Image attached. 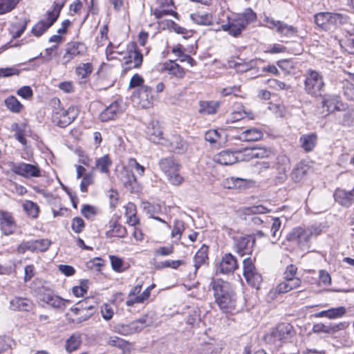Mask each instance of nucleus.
Listing matches in <instances>:
<instances>
[{
    "label": "nucleus",
    "mask_w": 354,
    "mask_h": 354,
    "mask_svg": "<svg viewBox=\"0 0 354 354\" xmlns=\"http://www.w3.org/2000/svg\"><path fill=\"white\" fill-rule=\"evenodd\" d=\"M215 302L223 312L235 307V295L230 283L221 279H213L210 283Z\"/></svg>",
    "instance_id": "nucleus-1"
},
{
    "label": "nucleus",
    "mask_w": 354,
    "mask_h": 354,
    "mask_svg": "<svg viewBox=\"0 0 354 354\" xmlns=\"http://www.w3.org/2000/svg\"><path fill=\"white\" fill-rule=\"evenodd\" d=\"M256 19V13L251 8H248L244 12L237 15L232 19H229L228 23L222 25L221 28L228 32L230 35L237 37L249 24L255 21Z\"/></svg>",
    "instance_id": "nucleus-2"
},
{
    "label": "nucleus",
    "mask_w": 354,
    "mask_h": 354,
    "mask_svg": "<svg viewBox=\"0 0 354 354\" xmlns=\"http://www.w3.org/2000/svg\"><path fill=\"white\" fill-rule=\"evenodd\" d=\"M158 166L171 185L179 186L184 181V178L180 174V165L174 157L161 158Z\"/></svg>",
    "instance_id": "nucleus-3"
},
{
    "label": "nucleus",
    "mask_w": 354,
    "mask_h": 354,
    "mask_svg": "<svg viewBox=\"0 0 354 354\" xmlns=\"http://www.w3.org/2000/svg\"><path fill=\"white\" fill-rule=\"evenodd\" d=\"M324 87L325 83L322 74L315 70H308L304 80L306 93L314 97H321Z\"/></svg>",
    "instance_id": "nucleus-4"
},
{
    "label": "nucleus",
    "mask_w": 354,
    "mask_h": 354,
    "mask_svg": "<svg viewBox=\"0 0 354 354\" xmlns=\"http://www.w3.org/2000/svg\"><path fill=\"white\" fill-rule=\"evenodd\" d=\"M348 19L346 15L330 12H321L314 15L315 24L324 30H328L332 26H339L346 24Z\"/></svg>",
    "instance_id": "nucleus-5"
},
{
    "label": "nucleus",
    "mask_w": 354,
    "mask_h": 354,
    "mask_svg": "<svg viewBox=\"0 0 354 354\" xmlns=\"http://www.w3.org/2000/svg\"><path fill=\"white\" fill-rule=\"evenodd\" d=\"M78 115L77 110L74 106H70L67 109L60 107V101L55 100L53 111V122L61 127L64 128L69 125Z\"/></svg>",
    "instance_id": "nucleus-6"
},
{
    "label": "nucleus",
    "mask_w": 354,
    "mask_h": 354,
    "mask_svg": "<svg viewBox=\"0 0 354 354\" xmlns=\"http://www.w3.org/2000/svg\"><path fill=\"white\" fill-rule=\"evenodd\" d=\"M64 5V3L63 1H55L53 9L51 11H48L44 18L33 26L32 33L36 37L42 35L57 21Z\"/></svg>",
    "instance_id": "nucleus-7"
},
{
    "label": "nucleus",
    "mask_w": 354,
    "mask_h": 354,
    "mask_svg": "<svg viewBox=\"0 0 354 354\" xmlns=\"http://www.w3.org/2000/svg\"><path fill=\"white\" fill-rule=\"evenodd\" d=\"M322 234L319 227L310 226L306 229L301 227L294 228L287 236L289 241H295L298 244L305 245L310 239L317 237Z\"/></svg>",
    "instance_id": "nucleus-8"
},
{
    "label": "nucleus",
    "mask_w": 354,
    "mask_h": 354,
    "mask_svg": "<svg viewBox=\"0 0 354 354\" xmlns=\"http://www.w3.org/2000/svg\"><path fill=\"white\" fill-rule=\"evenodd\" d=\"M153 323L152 317L148 314L129 324H118L115 326V331L122 335H129L143 330Z\"/></svg>",
    "instance_id": "nucleus-9"
},
{
    "label": "nucleus",
    "mask_w": 354,
    "mask_h": 354,
    "mask_svg": "<svg viewBox=\"0 0 354 354\" xmlns=\"http://www.w3.org/2000/svg\"><path fill=\"white\" fill-rule=\"evenodd\" d=\"M10 167L12 172L25 178H37L41 176V170L37 164L12 162L10 163Z\"/></svg>",
    "instance_id": "nucleus-10"
},
{
    "label": "nucleus",
    "mask_w": 354,
    "mask_h": 354,
    "mask_svg": "<svg viewBox=\"0 0 354 354\" xmlns=\"http://www.w3.org/2000/svg\"><path fill=\"white\" fill-rule=\"evenodd\" d=\"M243 276L247 283L252 287L259 289L262 282L261 274L257 272L252 260L246 258L243 261Z\"/></svg>",
    "instance_id": "nucleus-11"
},
{
    "label": "nucleus",
    "mask_w": 354,
    "mask_h": 354,
    "mask_svg": "<svg viewBox=\"0 0 354 354\" xmlns=\"http://www.w3.org/2000/svg\"><path fill=\"white\" fill-rule=\"evenodd\" d=\"M87 53V48L84 43L73 41L68 43L66 48V53L62 57V64L66 65L76 57L84 56Z\"/></svg>",
    "instance_id": "nucleus-12"
},
{
    "label": "nucleus",
    "mask_w": 354,
    "mask_h": 354,
    "mask_svg": "<svg viewBox=\"0 0 354 354\" xmlns=\"http://www.w3.org/2000/svg\"><path fill=\"white\" fill-rule=\"evenodd\" d=\"M38 297L41 301H44L48 305L58 309L63 310L66 307V304L69 302L62 297L54 295L50 290H44L41 289L38 292Z\"/></svg>",
    "instance_id": "nucleus-13"
},
{
    "label": "nucleus",
    "mask_w": 354,
    "mask_h": 354,
    "mask_svg": "<svg viewBox=\"0 0 354 354\" xmlns=\"http://www.w3.org/2000/svg\"><path fill=\"white\" fill-rule=\"evenodd\" d=\"M162 145L167 147L170 151L176 153H183L187 149V142L178 135H174L169 139L165 138Z\"/></svg>",
    "instance_id": "nucleus-14"
},
{
    "label": "nucleus",
    "mask_w": 354,
    "mask_h": 354,
    "mask_svg": "<svg viewBox=\"0 0 354 354\" xmlns=\"http://www.w3.org/2000/svg\"><path fill=\"white\" fill-rule=\"evenodd\" d=\"M238 268L236 258L230 253L223 256L219 265L216 268V272L221 274L232 273Z\"/></svg>",
    "instance_id": "nucleus-15"
},
{
    "label": "nucleus",
    "mask_w": 354,
    "mask_h": 354,
    "mask_svg": "<svg viewBox=\"0 0 354 354\" xmlns=\"http://www.w3.org/2000/svg\"><path fill=\"white\" fill-rule=\"evenodd\" d=\"M254 243L255 240L252 236L240 237L236 239L234 248L241 257L250 254L253 251Z\"/></svg>",
    "instance_id": "nucleus-16"
},
{
    "label": "nucleus",
    "mask_w": 354,
    "mask_h": 354,
    "mask_svg": "<svg viewBox=\"0 0 354 354\" xmlns=\"http://www.w3.org/2000/svg\"><path fill=\"white\" fill-rule=\"evenodd\" d=\"M322 106L326 108L327 114L335 110H342L341 106H344L340 101V97L337 95L326 94L322 95Z\"/></svg>",
    "instance_id": "nucleus-17"
},
{
    "label": "nucleus",
    "mask_w": 354,
    "mask_h": 354,
    "mask_svg": "<svg viewBox=\"0 0 354 354\" xmlns=\"http://www.w3.org/2000/svg\"><path fill=\"white\" fill-rule=\"evenodd\" d=\"M146 134L148 138L154 143L161 144L165 140L162 138V131L158 122H150L146 129Z\"/></svg>",
    "instance_id": "nucleus-18"
},
{
    "label": "nucleus",
    "mask_w": 354,
    "mask_h": 354,
    "mask_svg": "<svg viewBox=\"0 0 354 354\" xmlns=\"http://www.w3.org/2000/svg\"><path fill=\"white\" fill-rule=\"evenodd\" d=\"M158 71L160 72H167L177 78H183L185 75L183 68L173 61L166 62L158 66Z\"/></svg>",
    "instance_id": "nucleus-19"
},
{
    "label": "nucleus",
    "mask_w": 354,
    "mask_h": 354,
    "mask_svg": "<svg viewBox=\"0 0 354 354\" xmlns=\"http://www.w3.org/2000/svg\"><path fill=\"white\" fill-rule=\"evenodd\" d=\"M334 198L342 206L349 207L354 202V188L351 191L337 189L334 193Z\"/></svg>",
    "instance_id": "nucleus-20"
},
{
    "label": "nucleus",
    "mask_w": 354,
    "mask_h": 354,
    "mask_svg": "<svg viewBox=\"0 0 354 354\" xmlns=\"http://www.w3.org/2000/svg\"><path fill=\"white\" fill-rule=\"evenodd\" d=\"M138 97L140 99V104L143 108H149L152 105L154 96L152 88L148 86H142L138 90Z\"/></svg>",
    "instance_id": "nucleus-21"
},
{
    "label": "nucleus",
    "mask_w": 354,
    "mask_h": 354,
    "mask_svg": "<svg viewBox=\"0 0 354 354\" xmlns=\"http://www.w3.org/2000/svg\"><path fill=\"white\" fill-rule=\"evenodd\" d=\"M10 306L14 310L30 311L33 308V304L29 299L15 297L10 300Z\"/></svg>",
    "instance_id": "nucleus-22"
},
{
    "label": "nucleus",
    "mask_w": 354,
    "mask_h": 354,
    "mask_svg": "<svg viewBox=\"0 0 354 354\" xmlns=\"http://www.w3.org/2000/svg\"><path fill=\"white\" fill-rule=\"evenodd\" d=\"M125 188L130 192H138L140 189L134 174L131 171L125 170L122 177Z\"/></svg>",
    "instance_id": "nucleus-23"
},
{
    "label": "nucleus",
    "mask_w": 354,
    "mask_h": 354,
    "mask_svg": "<svg viewBox=\"0 0 354 354\" xmlns=\"http://www.w3.org/2000/svg\"><path fill=\"white\" fill-rule=\"evenodd\" d=\"M0 219L1 230L3 233L6 235L12 234L16 228V225L11 214L8 212H2Z\"/></svg>",
    "instance_id": "nucleus-24"
},
{
    "label": "nucleus",
    "mask_w": 354,
    "mask_h": 354,
    "mask_svg": "<svg viewBox=\"0 0 354 354\" xmlns=\"http://www.w3.org/2000/svg\"><path fill=\"white\" fill-rule=\"evenodd\" d=\"M276 333H278L283 344L287 342L295 335L293 327L290 324L281 323L277 325L274 328Z\"/></svg>",
    "instance_id": "nucleus-25"
},
{
    "label": "nucleus",
    "mask_w": 354,
    "mask_h": 354,
    "mask_svg": "<svg viewBox=\"0 0 354 354\" xmlns=\"http://www.w3.org/2000/svg\"><path fill=\"white\" fill-rule=\"evenodd\" d=\"M215 162L223 165H230L237 161V157L230 151H223L216 154L213 158Z\"/></svg>",
    "instance_id": "nucleus-26"
},
{
    "label": "nucleus",
    "mask_w": 354,
    "mask_h": 354,
    "mask_svg": "<svg viewBox=\"0 0 354 354\" xmlns=\"http://www.w3.org/2000/svg\"><path fill=\"white\" fill-rule=\"evenodd\" d=\"M317 136L315 133L302 135L299 139L301 147L306 152L313 150L317 144Z\"/></svg>",
    "instance_id": "nucleus-27"
},
{
    "label": "nucleus",
    "mask_w": 354,
    "mask_h": 354,
    "mask_svg": "<svg viewBox=\"0 0 354 354\" xmlns=\"http://www.w3.org/2000/svg\"><path fill=\"white\" fill-rule=\"evenodd\" d=\"M297 29L290 25H288L283 21L279 24L277 32L284 39H292L297 36Z\"/></svg>",
    "instance_id": "nucleus-28"
},
{
    "label": "nucleus",
    "mask_w": 354,
    "mask_h": 354,
    "mask_svg": "<svg viewBox=\"0 0 354 354\" xmlns=\"http://www.w3.org/2000/svg\"><path fill=\"white\" fill-rule=\"evenodd\" d=\"M301 284V279L283 280L277 286L275 290L277 293L283 294L300 287Z\"/></svg>",
    "instance_id": "nucleus-29"
},
{
    "label": "nucleus",
    "mask_w": 354,
    "mask_h": 354,
    "mask_svg": "<svg viewBox=\"0 0 354 354\" xmlns=\"http://www.w3.org/2000/svg\"><path fill=\"white\" fill-rule=\"evenodd\" d=\"M344 324L342 323L330 325H325L322 323H318L313 326V331L315 333H324L327 334H333L341 330Z\"/></svg>",
    "instance_id": "nucleus-30"
},
{
    "label": "nucleus",
    "mask_w": 354,
    "mask_h": 354,
    "mask_svg": "<svg viewBox=\"0 0 354 354\" xmlns=\"http://www.w3.org/2000/svg\"><path fill=\"white\" fill-rule=\"evenodd\" d=\"M118 104L115 102L111 103L100 114V120L102 122H107L111 120H114L118 116Z\"/></svg>",
    "instance_id": "nucleus-31"
},
{
    "label": "nucleus",
    "mask_w": 354,
    "mask_h": 354,
    "mask_svg": "<svg viewBox=\"0 0 354 354\" xmlns=\"http://www.w3.org/2000/svg\"><path fill=\"white\" fill-rule=\"evenodd\" d=\"M208 247L205 245H203L201 248L197 251L194 257V274L196 273L198 268L203 264H205L208 259Z\"/></svg>",
    "instance_id": "nucleus-32"
},
{
    "label": "nucleus",
    "mask_w": 354,
    "mask_h": 354,
    "mask_svg": "<svg viewBox=\"0 0 354 354\" xmlns=\"http://www.w3.org/2000/svg\"><path fill=\"white\" fill-rule=\"evenodd\" d=\"M221 348L215 342H205L201 344L194 352L193 354H218Z\"/></svg>",
    "instance_id": "nucleus-33"
},
{
    "label": "nucleus",
    "mask_w": 354,
    "mask_h": 354,
    "mask_svg": "<svg viewBox=\"0 0 354 354\" xmlns=\"http://www.w3.org/2000/svg\"><path fill=\"white\" fill-rule=\"evenodd\" d=\"M112 165V160L109 155H104L101 158L95 160V167L92 168L93 170H99L101 173L109 174V167Z\"/></svg>",
    "instance_id": "nucleus-34"
},
{
    "label": "nucleus",
    "mask_w": 354,
    "mask_h": 354,
    "mask_svg": "<svg viewBox=\"0 0 354 354\" xmlns=\"http://www.w3.org/2000/svg\"><path fill=\"white\" fill-rule=\"evenodd\" d=\"M80 307H75L71 308V311L75 315H80V317H78L76 320L77 323H81L84 321L87 320L91 315L92 313H84L86 310H93V306L90 305L88 306H84V302H80L79 304Z\"/></svg>",
    "instance_id": "nucleus-35"
},
{
    "label": "nucleus",
    "mask_w": 354,
    "mask_h": 354,
    "mask_svg": "<svg viewBox=\"0 0 354 354\" xmlns=\"http://www.w3.org/2000/svg\"><path fill=\"white\" fill-rule=\"evenodd\" d=\"M219 106V102L215 101H205L200 103L199 112L206 115L214 114L218 107Z\"/></svg>",
    "instance_id": "nucleus-36"
},
{
    "label": "nucleus",
    "mask_w": 354,
    "mask_h": 354,
    "mask_svg": "<svg viewBox=\"0 0 354 354\" xmlns=\"http://www.w3.org/2000/svg\"><path fill=\"white\" fill-rule=\"evenodd\" d=\"M262 137V131L255 128L247 129L241 134V138L245 141H256L261 139Z\"/></svg>",
    "instance_id": "nucleus-37"
},
{
    "label": "nucleus",
    "mask_w": 354,
    "mask_h": 354,
    "mask_svg": "<svg viewBox=\"0 0 354 354\" xmlns=\"http://www.w3.org/2000/svg\"><path fill=\"white\" fill-rule=\"evenodd\" d=\"M191 19L194 22L199 25L209 26L212 24L213 17L209 13H196L191 15Z\"/></svg>",
    "instance_id": "nucleus-38"
},
{
    "label": "nucleus",
    "mask_w": 354,
    "mask_h": 354,
    "mask_svg": "<svg viewBox=\"0 0 354 354\" xmlns=\"http://www.w3.org/2000/svg\"><path fill=\"white\" fill-rule=\"evenodd\" d=\"M264 339L266 344L276 348L283 345V342L274 328L265 335Z\"/></svg>",
    "instance_id": "nucleus-39"
},
{
    "label": "nucleus",
    "mask_w": 354,
    "mask_h": 354,
    "mask_svg": "<svg viewBox=\"0 0 354 354\" xmlns=\"http://www.w3.org/2000/svg\"><path fill=\"white\" fill-rule=\"evenodd\" d=\"M306 165L299 163L293 169L291 173V178L295 182H299L303 179L307 173Z\"/></svg>",
    "instance_id": "nucleus-40"
},
{
    "label": "nucleus",
    "mask_w": 354,
    "mask_h": 354,
    "mask_svg": "<svg viewBox=\"0 0 354 354\" xmlns=\"http://www.w3.org/2000/svg\"><path fill=\"white\" fill-rule=\"evenodd\" d=\"M24 210L28 214V216H31L33 218H36L38 217L39 212V206L34 202L31 201H26L23 203Z\"/></svg>",
    "instance_id": "nucleus-41"
},
{
    "label": "nucleus",
    "mask_w": 354,
    "mask_h": 354,
    "mask_svg": "<svg viewBox=\"0 0 354 354\" xmlns=\"http://www.w3.org/2000/svg\"><path fill=\"white\" fill-rule=\"evenodd\" d=\"M125 216L130 225L135 226L138 223V218L136 216V207L133 203L127 205Z\"/></svg>",
    "instance_id": "nucleus-42"
},
{
    "label": "nucleus",
    "mask_w": 354,
    "mask_h": 354,
    "mask_svg": "<svg viewBox=\"0 0 354 354\" xmlns=\"http://www.w3.org/2000/svg\"><path fill=\"white\" fill-rule=\"evenodd\" d=\"M81 344V338L79 335H71L66 341L65 348L68 353L77 349Z\"/></svg>",
    "instance_id": "nucleus-43"
},
{
    "label": "nucleus",
    "mask_w": 354,
    "mask_h": 354,
    "mask_svg": "<svg viewBox=\"0 0 354 354\" xmlns=\"http://www.w3.org/2000/svg\"><path fill=\"white\" fill-rule=\"evenodd\" d=\"M342 88L344 96L350 100H354V84L347 80L342 82Z\"/></svg>",
    "instance_id": "nucleus-44"
},
{
    "label": "nucleus",
    "mask_w": 354,
    "mask_h": 354,
    "mask_svg": "<svg viewBox=\"0 0 354 354\" xmlns=\"http://www.w3.org/2000/svg\"><path fill=\"white\" fill-rule=\"evenodd\" d=\"M7 108L12 112L19 113L23 106L20 102L14 96H10L5 100Z\"/></svg>",
    "instance_id": "nucleus-45"
},
{
    "label": "nucleus",
    "mask_w": 354,
    "mask_h": 354,
    "mask_svg": "<svg viewBox=\"0 0 354 354\" xmlns=\"http://www.w3.org/2000/svg\"><path fill=\"white\" fill-rule=\"evenodd\" d=\"M19 0H0V15L9 12L18 4Z\"/></svg>",
    "instance_id": "nucleus-46"
},
{
    "label": "nucleus",
    "mask_w": 354,
    "mask_h": 354,
    "mask_svg": "<svg viewBox=\"0 0 354 354\" xmlns=\"http://www.w3.org/2000/svg\"><path fill=\"white\" fill-rule=\"evenodd\" d=\"M107 344L110 346H115L122 350H124L129 346V343L128 342L117 336L110 337L107 341Z\"/></svg>",
    "instance_id": "nucleus-47"
},
{
    "label": "nucleus",
    "mask_w": 354,
    "mask_h": 354,
    "mask_svg": "<svg viewBox=\"0 0 354 354\" xmlns=\"http://www.w3.org/2000/svg\"><path fill=\"white\" fill-rule=\"evenodd\" d=\"M254 158H270L272 155V151L264 147L254 146Z\"/></svg>",
    "instance_id": "nucleus-48"
},
{
    "label": "nucleus",
    "mask_w": 354,
    "mask_h": 354,
    "mask_svg": "<svg viewBox=\"0 0 354 354\" xmlns=\"http://www.w3.org/2000/svg\"><path fill=\"white\" fill-rule=\"evenodd\" d=\"M245 116L246 112L243 110V107H240L238 110H234L228 115L227 122L232 123L243 119Z\"/></svg>",
    "instance_id": "nucleus-49"
},
{
    "label": "nucleus",
    "mask_w": 354,
    "mask_h": 354,
    "mask_svg": "<svg viewBox=\"0 0 354 354\" xmlns=\"http://www.w3.org/2000/svg\"><path fill=\"white\" fill-rule=\"evenodd\" d=\"M272 227H271V232L272 236L276 240H278L281 236V232L279 231L281 226V221L278 217H272Z\"/></svg>",
    "instance_id": "nucleus-50"
},
{
    "label": "nucleus",
    "mask_w": 354,
    "mask_h": 354,
    "mask_svg": "<svg viewBox=\"0 0 354 354\" xmlns=\"http://www.w3.org/2000/svg\"><path fill=\"white\" fill-rule=\"evenodd\" d=\"M185 230L184 223L182 221L177 220L174 223L173 230L171 231V237L176 238L179 241L181 238L183 232Z\"/></svg>",
    "instance_id": "nucleus-51"
},
{
    "label": "nucleus",
    "mask_w": 354,
    "mask_h": 354,
    "mask_svg": "<svg viewBox=\"0 0 354 354\" xmlns=\"http://www.w3.org/2000/svg\"><path fill=\"white\" fill-rule=\"evenodd\" d=\"M297 273V267L293 264L288 266L283 272V280H293L300 279V278L296 277Z\"/></svg>",
    "instance_id": "nucleus-52"
},
{
    "label": "nucleus",
    "mask_w": 354,
    "mask_h": 354,
    "mask_svg": "<svg viewBox=\"0 0 354 354\" xmlns=\"http://www.w3.org/2000/svg\"><path fill=\"white\" fill-rule=\"evenodd\" d=\"M27 21L20 20L12 25L13 37L15 38L19 37L26 28Z\"/></svg>",
    "instance_id": "nucleus-53"
},
{
    "label": "nucleus",
    "mask_w": 354,
    "mask_h": 354,
    "mask_svg": "<svg viewBox=\"0 0 354 354\" xmlns=\"http://www.w3.org/2000/svg\"><path fill=\"white\" fill-rule=\"evenodd\" d=\"M353 112L349 110L344 111L337 115L339 122L343 125H351L353 123Z\"/></svg>",
    "instance_id": "nucleus-54"
},
{
    "label": "nucleus",
    "mask_w": 354,
    "mask_h": 354,
    "mask_svg": "<svg viewBox=\"0 0 354 354\" xmlns=\"http://www.w3.org/2000/svg\"><path fill=\"white\" fill-rule=\"evenodd\" d=\"M129 58L131 59L129 62H133V67L138 68L141 66L143 60V57L142 53H140L138 50H131L129 53Z\"/></svg>",
    "instance_id": "nucleus-55"
},
{
    "label": "nucleus",
    "mask_w": 354,
    "mask_h": 354,
    "mask_svg": "<svg viewBox=\"0 0 354 354\" xmlns=\"http://www.w3.org/2000/svg\"><path fill=\"white\" fill-rule=\"evenodd\" d=\"M267 212V208L263 205H255L243 209V214L247 216L265 214Z\"/></svg>",
    "instance_id": "nucleus-56"
},
{
    "label": "nucleus",
    "mask_w": 354,
    "mask_h": 354,
    "mask_svg": "<svg viewBox=\"0 0 354 354\" xmlns=\"http://www.w3.org/2000/svg\"><path fill=\"white\" fill-rule=\"evenodd\" d=\"M184 263L183 261L181 260H167L162 262L158 263L157 265H156V268L158 269H162L164 268H172L174 269H176L178 268L180 265H183Z\"/></svg>",
    "instance_id": "nucleus-57"
},
{
    "label": "nucleus",
    "mask_w": 354,
    "mask_h": 354,
    "mask_svg": "<svg viewBox=\"0 0 354 354\" xmlns=\"http://www.w3.org/2000/svg\"><path fill=\"white\" fill-rule=\"evenodd\" d=\"M33 251H46L50 245V241L48 239H39L32 241Z\"/></svg>",
    "instance_id": "nucleus-58"
},
{
    "label": "nucleus",
    "mask_w": 354,
    "mask_h": 354,
    "mask_svg": "<svg viewBox=\"0 0 354 354\" xmlns=\"http://www.w3.org/2000/svg\"><path fill=\"white\" fill-rule=\"evenodd\" d=\"M93 71V66L90 63L82 64V66L77 67L76 73L82 78L86 77Z\"/></svg>",
    "instance_id": "nucleus-59"
},
{
    "label": "nucleus",
    "mask_w": 354,
    "mask_h": 354,
    "mask_svg": "<svg viewBox=\"0 0 354 354\" xmlns=\"http://www.w3.org/2000/svg\"><path fill=\"white\" fill-rule=\"evenodd\" d=\"M94 175L92 172L86 174L82 178L80 183V190L82 192H86L88 187L93 183Z\"/></svg>",
    "instance_id": "nucleus-60"
},
{
    "label": "nucleus",
    "mask_w": 354,
    "mask_h": 354,
    "mask_svg": "<svg viewBox=\"0 0 354 354\" xmlns=\"http://www.w3.org/2000/svg\"><path fill=\"white\" fill-rule=\"evenodd\" d=\"M328 319H337L340 318L346 313V309L344 307L341 306L338 308H332L328 310Z\"/></svg>",
    "instance_id": "nucleus-61"
},
{
    "label": "nucleus",
    "mask_w": 354,
    "mask_h": 354,
    "mask_svg": "<svg viewBox=\"0 0 354 354\" xmlns=\"http://www.w3.org/2000/svg\"><path fill=\"white\" fill-rule=\"evenodd\" d=\"M82 214L88 219H93L97 214V209L90 205H84L81 210Z\"/></svg>",
    "instance_id": "nucleus-62"
},
{
    "label": "nucleus",
    "mask_w": 354,
    "mask_h": 354,
    "mask_svg": "<svg viewBox=\"0 0 354 354\" xmlns=\"http://www.w3.org/2000/svg\"><path fill=\"white\" fill-rule=\"evenodd\" d=\"M275 164L279 165L278 169L282 172H286L289 167V158L285 155H279L277 156V162L274 163V165Z\"/></svg>",
    "instance_id": "nucleus-63"
},
{
    "label": "nucleus",
    "mask_w": 354,
    "mask_h": 354,
    "mask_svg": "<svg viewBox=\"0 0 354 354\" xmlns=\"http://www.w3.org/2000/svg\"><path fill=\"white\" fill-rule=\"evenodd\" d=\"M84 221L80 217H75L72 221L71 228L75 233H80L84 227Z\"/></svg>",
    "instance_id": "nucleus-64"
}]
</instances>
